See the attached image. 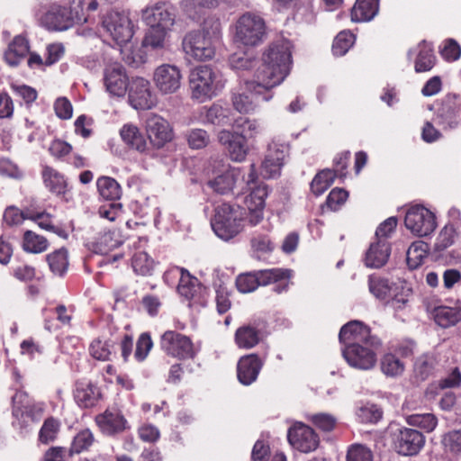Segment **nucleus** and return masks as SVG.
<instances>
[{
    "label": "nucleus",
    "instance_id": "nucleus-15",
    "mask_svg": "<svg viewBox=\"0 0 461 461\" xmlns=\"http://www.w3.org/2000/svg\"><path fill=\"white\" fill-rule=\"evenodd\" d=\"M457 99V95L447 94L442 99L439 107L437 109L434 121L438 125L441 126L443 130L455 129L461 122Z\"/></svg>",
    "mask_w": 461,
    "mask_h": 461
},
{
    "label": "nucleus",
    "instance_id": "nucleus-46",
    "mask_svg": "<svg viewBox=\"0 0 461 461\" xmlns=\"http://www.w3.org/2000/svg\"><path fill=\"white\" fill-rule=\"evenodd\" d=\"M168 32V31L160 28L149 27L145 34L142 44L145 47H150L152 50L163 49Z\"/></svg>",
    "mask_w": 461,
    "mask_h": 461
},
{
    "label": "nucleus",
    "instance_id": "nucleus-63",
    "mask_svg": "<svg viewBox=\"0 0 461 461\" xmlns=\"http://www.w3.org/2000/svg\"><path fill=\"white\" fill-rule=\"evenodd\" d=\"M461 385V372L458 367H453L444 377L438 380V388L453 389Z\"/></svg>",
    "mask_w": 461,
    "mask_h": 461
},
{
    "label": "nucleus",
    "instance_id": "nucleus-30",
    "mask_svg": "<svg viewBox=\"0 0 461 461\" xmlns=\"http://www.w3.org/2000/svg\"><path fill=\"white\" fill-rule=\"evenodd\" d=\"M424 442L423 434H400L395 447L401 455L412 456L420 450Z\"/></svg>",
    "mask_w": 461,
    "mask_h": 461
},
{
    "label": "nucleus",
    "instance_id": "nucleus-9",
    "mask_svg": "<svg viewBox=\"0 0 461 461\" xmlns=\"http://www.w3.org/2000/svg\"><path fill=\"white\" fill-rule=\"evenodd\" d=\"M404 224L408 230L419 237L429 235L437 226L434 213L423 205L410 207L405 214Z\"/></svg>",
    "mask_w": 461,
    "mask_h": 461
},
{
    "label": "nucleus",
    "instance_id": "nucleus-55",
    "mask_svg": "<svg viewBox=\"0 0 461 461\" xmlns=\"http://www.w3.org/2000/svg\"><path fill=\"white\" fill-rule=\"evenodd\" d=\"M34 399L31 397L26 392L18 390L12 397V413L13 416L20 420V415L23 411L33 402Z\"/></svg>",
    "mask_w": 461,
    "mask_h": 461
},
{
    "label": "nucleus",
    "instance_id": "nucleus-54",
    "mask_svg": "<svg viewBox=\"0 0 461 461\" xmlns=\"http://www.w3.org/2000/svg\"><path fill=\"white\" fill-rule=\"evenodd\" d=\"M229 112L222 106L213 104L209 107L204 114V120L214 125H226L229 123Z\"/></svg>",
    "mask_w": 461,
    "mask_h": 461
},
{
    "label": "nucleus",
    "instance_id": "nucleus-2",
    "mask_svg": "<svg viewBox=\"0 0 461 461\" xmlns=\"http://www.w3.org/2000/svg\"><path fill=\"white\" fill-rule=\"evenodd\" d=\"M339 339L346 345L342 355L350 366L362 370L375 366V351L382 342L377 336L372 334L368 326L359 321H351L342 326Z\"/></svg>",
    "mask_w": 461,
    "mask_h": 461
},
{
    "label": "nucleus",
    "instance_id": "nucleus-13",
    "mask_svg": "<svg viewBox=\"0 0 461 461\" xmlns=\"http://www.w3.org/2000/svg\"><path fill=\"white\" fill-rule=\"evenodd\" d=\"M131 104L137 110H148L155 106L157 99L150 88V83L143 77H134L128 89Z\"/></svg>",
    "mask_w": 461,
    "mask_h": 461
},
{
    "label": "nucleus",
    "instance_id": "nucleus-57",
    "mask_svg": "<svg viewBox=\"0 0 461 461\" xmlns=\"http://www.w3.org/2000/svg\"><path fill=\"white\" fill-rule=\"evenodd\" d=\"M185 139L191 149H203L206 147L210 141L209 135L203 129H192L186 131Z\"/></svg>",
    "mask_w": 461,
    "mask_h": 461
},
{
    "label": "nucleus",
    "instance_id": "nucleus-6",
    "mask_svg": "<svg viewBox=\"0 0 461 461\" xmlns=\"http://www.w3.org/2000/svg\"><path fill=\"white\" fill-rule=\"evenodd\" d=\"M266 36L264 19L253 13H245L235 23L234 41L245 46H257Z\"/></svg>",
    "mask_w": 461,
    "mask_h": 461
},
{
    "label": "nucleus",
    "instance_id": "nucleus-33",
    "mask_svg": "<svg viewBox=\"0 0 461 461\" xmlns=\"http://www.w3.org/2000/svg\"><path fill=\"white\" fill-rule=\"evenodd\" d=\"M437 360L434 355L425 353L418 357L413 365L414 377L418 381H425L435 370Z\"/></svg>",
    "mask_w": 461,
    "mask_h": 461
},
{
    "label": "nucleus",
    "instance_id": "nucleus-32",
    "mask_svg": "<svg viewBox=\"0 0 461 461\" xmlns=\"http://www.w3.org/2000/svg\"><path fill=\"white\" fill-rule=\"evenodd\" d=\"M240 175L239 168H231L226 170L222 174L217 176L212 180L208 182V185L215 192L219 194H227L231 191L237 177Z\"/></svg>",
    "mask_w": 461,
    "mask_h": 461
},
{
    "label": "nucleus",
    "instance_id": "nucleus-45",
    "mask_svg": "<svg viewBox=\"0 0 461 461\" xmlns=\"http://www.w3.org/2000/svg\"><path fill=\"white\" fill-rule=\"evenodd\" d=\"M335 174L333 170L324 169L319 172L311 183V190L316 195H321L333 183Z\"/></svg>",
    "mask_w": 461,
    "mask_h": 461
},
{
    "label": "nucleus",
    "instance_id": "nucleus-36",
    "mask_svg": "<svg viewBox=\"0 0 461 461\" xmlns=\"http://www.w3.org/2000/svg\"><path fill=\"white\" fill-rule=\"evenodd\" d=\"M96 187L99 194L106 200L115 201L122 196V187L113 177L100 176L96 180Z\"/></svg>",
    "mask_w": 461,
    "mask_h": 461
},
{
    "label": "nucleus",
    "instance_id": "nucleus-48",
    "mask_svg": "<svg viewBox=\"0 0 461 461\" xmlns=\"http://www.w3.org/2000/svg\"><path fill=\"white\" fill-rule=\"evenodd\" d=\"M356 414L362 423H376L381 420L383 411L377 405L367 402L359 406Z\"/></svg>",
    "mask_w": 461,
    "mask_h": 461
},
{
    "label": "nucleus",
    "instance_id": "nucleus-58",
    "mask_svg": "<svg viewBox=\"0 0 461 461\" xmlns=\"http://www.w3.org/2000/svg\"><path fill=\"white\" fill-rule=\"evenodd\" d=\"M29 212H23L14 205H10L4 212L3 221L8 227L18 226L24 220H28Z\"/></svg>",
    "mask_w": 461,
    "mask_h": 461
},
{
    "label": "nucleus",
    "instance_id": "nucleus-24",
    "mask_svg": "<svg viewBox=\"0 0 461 461\" xmlns=\"http://www.w3.org/2000/svg\"><path fill=\"white\" fill-rule=\"evenodd\" d=\"M41 178L45 187L53 194L65 195L68 191L66 176L50 166H43Z\"/></svg>",
    "mask_w": 461,
    "mask_h": 461
},
{
    "label": "nucleus",
    "instance_id": "nucleus-51",
    "mask_svg": "<svg viewBox=\"0 0 461 461\" xmlns=\"http://www.w3.org/2000/svg\"><path fill=\"white\" fill-rule=\"evenodd\" d=\"M368 288L370 293L376 298L384 300L387 297L390 292V285L387 279L382 278L375 275H371L368 277Z\"/></svg>",
    "mask_w": 461,
    "mask_h": 461
},
{
    "label": "nucleus",
    "instance_id": "nucleus-29",
    "mask_svg": "<svg viewBox=\"0 0 461 461\" xmlns=\"http://www.w3.org/2000/svg\"><path fill=\"white\" fill-rule=\"evenodd\" d=\"M379 0H357L351 10L353 22H369L378 13Z\"/></svg>",
    "mask_w": 461,
    "mask_h": 461
},
{
    "label": "nucleus",
    "instance_id": "nucleus-50",
    "mask_svg": "<svg viewBox=\"0 0 461 461\" xmlns=\"http://www.w3.org/2000/svg\"><path fill=\"white\" fill-rule=\"evenodd\" d=\"M86 0H70L67 6L73 24L90 23V16L85 12Z\"/></svg>",
    "mask_w": 461,
    "mask_h": 461
},
{
    "label": "nucleus",
    "instance_id": "nucleus-4",
    "mask_svg": "<svg viewBox=\"0 0 461 461\" xmlns=\"http://www.w3.org/2000/svg\"><path fill=\"white\" fill-rule=\"evenodd\" d=\"M221 73L208 65H200L190 71L189 88L193 99L203 103L216 96L224 87Z\"/></svg>",
    "mask_w": 461,
    "mask_h": 461
},
{
    "label": "nucleus",
    "instance_id": "nucleus-64",
    "mask_svg": "<svg viewBox=\"0 0 461 461\" xmlns=\"http://www.w3.org/2000/svg\"><path fill=\"white\" fill-rule=\"evenodd\" d=\"M347 461H373V455L364 446L353 445L348 451Z\"/></svg>",
    "mask_w": 461,
    "mask_h": 461
},
{
    "label": "nucleus",
    "instance_id": "nucleus-25",
    "mask_svg": "<svg viewBox=\"0 0 461 461\" xmlns=\"http://www.w3.org/2000/svg\"><path fill=\"white\" fill-rule=\"evenodd\" d=\"M30 45L28 40L22 36H15L9 43L4 53L5 61L10 67H17L29 54Z\"/></svg>",
    "mask_w": 461,
    "mask_h": 461
},
{
    "label": "nucleus",
    "instance_id": "nucleus-40",
    "mask_svg": "<svg viewBox=\"0 0 461 461\" xmlns=\"http://www.w3.org/2000/svg\"><path fill=\"white\" fill-rule=\"evenodd\" d=\"M259 285H268L278 281L290 279L292 271L284 268H270L255 271Z\"/></svg>",
    "mask_w": 461,
    "mask_h": 461
},
{
    "label": "nucleus",
    "instance_id": "nucleus-35",
    "mask_svg": "<svg viewBox=\"0 0 461 461\" xmlns=\"http://www.w3.org/2000/svg\"><path fill=\"white\" fill-rule=\"evenodd\" d=\"M287 439L293 447L303 453L314 451L320 445L319 434H287Z\"/></svg>",
    "mask_w": 461,
    "mask_h": 461
},
{
    "label": "nucleus",
    "instance_id": "nucleus-21",
    "mask_svg": "<svg viewBox=\"0 0 461 461\" xmlns=\"http://www.w3.org/2000/svg\"><path fill=\"white\" fill-rule=\"evenodd\" d=\"M262 366L263 362L256 354L241 357L237 365L238 380L244 385H250L257 380Z\"/></svg>",
    "mask_w": 461,
    "mask_h": 461
},
{
    "label": "nucleus",
    "instance_id": "nucleus-60",
    "mask_svg": "<svg viewBox=\"0 0 461 461\" xmlns=\"http://www.w3.org/2000/svg\"><path fill=\"white\" fill-rule=\"evenodd\" d=\"M269 50V48L267 49ZM268 50H267L264 54H266ZM265 55H263L264 57ZM264 63V58L262 59V62L259 63L258 60L255 59H249L246 55L238 56L233 55L230 59V65L232 68L237 70H252L254 68L258 69ZM257 70H255L256 72Z\"/></svg>",
    "mask_w": 461,
    "mask_h": 461
},
{
    "label": "nucleus",
    "instance_id": "nucleus-41",
    "mask_svg": "<svg viewBox=\"0 0 461 461\" xmlns=\"http://www.w3.org/2000/svg\"><path fill=\"white\" fill-rule=\"evenodd\" d=\"M428 256V244L423 241L413 242L407 250L406 260L410 268L420 267Z\"/></svg>",
    "mask_w": 461,
    "mask_h": 461
},
{
    "label": "nucleus",
    "instance_id": "nucleus-26",
    "mask_svg": "<svg viewBox=\"0 0 461 461\" xmlns=\"http://www.w3.org/2000/svg\"><path fill=\"white\" fill-rule=\"evenodd\" d=\"M390 256V244L385 240H376L370 245L366 254L365 262L366 267L379 268L388 260Z\"/></svg>",
    "mask_w": 461,
    "mask_h": 461
},
{
    "label": "nucleus",
    "instance_id": "nucleus-61",
    "mask_svg": "<svg viewBox=\"0 0 461 461\" xmlns=\"http://www.w3.org/2000/svg\"><path fill=\"white\" fill-rule=\"evenodd\" d=\"M251 247L254 252L263 255L271 253L275 249V245L271 239L267 235L262 233H257L252 237Z\"/></svg>",
    "mask_w": 461,
    "mask_h": 461
},
{
    "label": "nucleus",
    "instance_id": "nucleus-17",
    "mask_svg": "<svg viewBox=\"0 0 461 461\" xmlns=\"http://www.w3.org/2000/svg\"><path fill=\"white\" fill-rule=\"evenodd\" d=\"M218 141L229 153L233 161L245 160L248 154L247 140L244 136L229 130H221L218 133Z\"/></svg>",
    "mask_w": 461,
    "mask_h": 461
},
{
    "label": "nucleus",
    "instance_id": "nucleus-19",
    "mask_svg": "<svg viewBox=\"0 0 461 461\" xmlns=\"http://www.w3.org/2000/svg\"><path fill=\"white\" fill-rule=\"evenodd\" d=\"M258 179L255 165H250V171L247 177V185L251 190L249 194L245 197L244 203L246 210L264 209L265 199L267 196V185L260 183L256 185Z\"/></svg>",
    "mask_w": 461,
    "mask_h": 461
},
{
    "label": "nucleus",
    "instance_id": "nucleus-56",
    "mask_svg": "<svg viewBox=\"0 0 461 461\" xmlns=\"http://www.w3.org/2000/svg\"><path fill=\"white\" fill-rule=\"evenodd\" d=\"M354 43V35L349 32H339L332 44V52L335 56L345 55Z\"/></svg>",
    "mask_w": 461,
    "mask_h": 461
},
{
    "label": "nucleus",
    "instance_id": "nucleus-43",
    "mask_svg": "<svg viewBox=\"0 0 461 461\" xmlns=\"http://www.w3.org/2000/svg\"><path fill=\"white\" fill-rule=\"evenodd\" d=\"M234 131L232 132H238L247 138L255 137L260 131L259 122L257 120H251L248 117L239 116L232 123Z\"/></svg>",
    "mask_w": 461,
    "mask_h": 461
},
{
    "label": "nucleus",
    "instance_id": "nucleus-8",
    "mask_svg": "<svg viewBox=\"0 0 461 461\" xmlns=\"http://www.w3.org/2000/svg\"><path fill=\"white\" fill-rule=\"evenodd\" d=\"M160 348L167 355L178 359H190L196 355L191 339L175 330H167L161 335Z\"/></svg>",
    "mask_w": 461,
    "mask_h": 461
},
{
    "label": "nucleus",
    "instance_id": "nucleus-62",
    "mask_svg": "<svg viewBox=\"0 0 461 461\" xmlns=\"http://www.w3.org/2000/svg\"><path fill=\"white\" fill-rule=\"evenodd\" d=\"M456 238V230L452 224L446 225L439 232L435 247L438 250H444L450 247Z\"/></svg>",
    "mask_w": 461,
    "mask_h": 461
},
{
    "label": "nucleus",
    "instance_id": "nucleus-28",
    "mask_svg": "<svg viewBox=\"0 0 461 461\" xmlns=\"http://www.w3.org/2000/svg\"><path fill=\"white\" fill-rule=\"evenodd\" d=\"M260 338V330L252 324L240 326L237 329L234 336L236 345L243 349H249L257 346Z\"/></svg>",
    "mask_w": 461,
    "mask_h": 461
},
{
    "label": "nucleus",
    "instance_id": "nucleus-1",
    "mask_svg": "<svg viewBox=\"0 0 461 461\" xmlns=\"http://www.w3.org/2000/svg\"><path fill=\"white\" fill-rule=\"evenodd\" d=\"M292 53L289 42L273 43L264 56V63L253 74L252 79H246L243 91L232 95V104L240 113L255 110L259 100L269 101L270 90L281 84L290 72Z\"/></svg>",
    "mask_w": 461,
    "mask_h": 461
},
{
    "label": "nucleus",
    "instance_id": "nucleus-12",
    "mask_svg": "<svg viewBox=\"0 0 461 461\" xmlns=\"http://www.w3.org/2000/svg\"><path fill=\"white\" fill-rule=\"evenodd\" d=\"M182 73L176 65L162 64L154 69L152 80L157 90L162 95L177 92L181 87Z\"/></svg>",
    "mask_w": 461,
    "mask_h": 461
},
{
    "label": "nucleus",
    "instance_id": "nucleus-37",
    "mask_svg": "<svg viewBox=\"0 0 461 461\" xmlns=\"http://www.w3.org/2000/svg\"><path fill=\"white\" fill-rule=\"evenodd\" d=\"M433 316L439 326L447 328L461 320V312L457 308L440 305L434 308Z\"/></svg>",
    "mask_w": 461,
    "mask_h": 461
},
{
    "label": "nucleus",
    "instance_id": "nucleus-38",
    "mask_svg": "<svg viewBox=\"0 0 461 461\" xmlns=\"http://www.w3.org/2000/svg\"><path fill=\"white\" fill-rule=\"evenodd\" d=\"M115 342L112 339L105 340L100 338L95 339L89 346V353L95 359L99 361H110Z\"/></svg>",
    "mask_w": 461,
    "mask_h": 461
},
{
    "label": "nucleus",
    "instance_id": "nucleus-53",
    "mask_svg": "<svg viewBox=\"0 0 461 461\" xmlns=\"http://www.w3.org/2000/svg\"><path fill=\"white\" fill-rule=\"evenodd\" d=\"M72 146L65 140L55 139L48 149L50 155L58 161H68V157L72 152Z\"/></svg>",
    "mask_w": 461,
    "mask_h": 461
},
{
    "label": "nucleus",
    "instance_id": "nucleus-31",
    "mask_svg": "<svg viewBox=\"0 0 461 461\" xmlns=\"http://www.w3.org/2000/svg\"><path fill=\"white\" fill-rule=\"evenodd\" d=\"M27 217L28 220L34 221L42 230L55 233L63 239L68 237L66 230L59 225L54 224L53 216L49 212L31 211Z\"/></svg>",
    "mask_w": 461,
    "mask_h": 461
},
{
    "label": "nucleus",
    "instance_id": "nucleus-11",
    "mask_svg": "<svg viewBox=\"0 0 461 461\" xmlns=\"http://www.w3.org/2000/svg\"><path fill=\"white\" fill-rule=\"evenodd\" d=\"M176 16L174 7L165 2L156 3L142 11V19L149 27L168 32H171L175 25Z\"/></svg>",
    "mask_w": 461,
    "mask_h": 461
},
{
    "label": "nucleus",
    "instance_id": "nucleus-22",
    "mask_svg": "<svg viewBox=\"0 0 461 461\" xmlns=\"http://www.w3.org/2000/svg\"><path fill=\"white\" fill-rule=\"evenodd\" d=\"M120 136L129 149L146 155L151 152L145 135L136 125L124 124L120 130Z\"/></svg>",
    "mask_w": 461,
    "mask_h": 461
},
{
    "label": "nucleus",
    "instance_id": "nucleus-16",
    "mask_svg": "<svg viewBox=\"0 0 461 461\" xmlns=\"http://www.w3.org/2000/svg\"><path fill=\"white\" fill-rule=\"evenodd\" d=\"M104 82L106 90L116 96H123L130 84L125 68L119 63L110 64L104 68Z\"/></svg>",
    "mask_w": 461,
    "mask_h": 461
},
{
    "label": "nucleus",
    "instance_id": "nucleus-27",
    "mask_svg": "<svg viewBox=\"0 0 461 461\" xmlns=\"http://www.w3.org/2000/svg\"><path fill=\"white\" fill-rule=\"evenodd\" d=\"M169 273L175 276H179L177 285L178 293L186 299H193L199 288L197 278L191 276L186 269L180 267H172Z\"/></svg>",
    "mask_w": 461,
    "mask_h": 461
},
{
    "label": "nucleus",
    "instance_id": "nucleus-23",
    "mask_svg": "<svg viewBox=\"0 0 461 461\" xmlns=\"http://www.w3.org/2000/svg\"><path fill=\"white\" fill-rule=\"evenodd\" d=\"M100 429L107 432H121L130 429V426L119 410L108 409L95 417Z\"/></svg>",
    "mask_w": 461,
    "mask_h": 461
},
{
    "label": "nucleus",
    "instance_id": "nucleus-3",
    "mask_svg": "<svg viewBox=\"0 0 461 461\" xmlns=\"http://www.w3.org/2000/svg\"><path fill=\"white\" fill-rule=\"evenodd\" d=\"M221 37V26L218 20L206 21L201 31L188 32L183 39L182 46L186 55L199 61L212 59L215 55L216 44Z\"/></svg>",
    "mask_w": 461,
    "mask_h": 461
},
{
    "label": "nucleus",
    "instance_id": "nucleus-52",
    "mask_svg": "<svg viewBox=\"0 0 461 461\" xmlns=\"http://www.w3.org/2000/svg\"><path fill=\"white\" fill-rule=\"evenodd\" d=\"M407 423L412 427L432 432L437 426V418L431 413L413 414L407 418Z\"/></svg>",
    "mask_w": 461,
    "mask_h": 461
},
{
    "label": "nucleus",
    "instance_id": "nucleus-49",
    "mask_svg": "<svg viewBox=\"0 0 461 461\" xmlns=\"http://www.w3.org/2000/svg\"><path fill=\"white\" fill-rule=\"evenodd\" d=\"M131 266L138 275H149L154 267V260L144 251L134 253L131 258Z\"/></svg>",
    "mask_w": 461,
    "mask_h": 461
},
{
    "label": "nucleus",
    "instance_id": "nucleus-47",
    "mask_svg": "<svg viewBox=\"0 0 461 461\" xmlns=\"http://www.w3.org/2000/svg\"><path fill=\"white\" fill-rule=\"evenodd\" d=\"M46 406L42 402H36L35 400L32 402L27 409H25L23 413L20 415V420H22V424L20 429H26L28 425L26 424V419L30 420L32 422L37 423L39 422L45 411Z\"/></svg>",
    "mask_w": 461,
    "mask_h": 461
},
{
    "label": "nucleus",
    "instance_id": "nucleus-39",
    "mask_svg": "<svg viewBox=\"0 0 461 461\" xmlns=\"http://www.w3.org/2000/svg\"><path fill=\"white\" fill-rule=\"evenodd\" d=\"M405 365L402 359L393 352L385 353L381 358V370L389 377L400 376L403 374Z\"/></svg>",
    "mask_w": 461,
    "mask_h": 461
},
{
    "label": "nucleus",
    "instance_id": "nucleus-20",
    "mask_svg": "<svg viewBox=\"0 0 461 461\" xmlns=\"http://www.w3.org/2000/svg\"><path fill=\"white\" fill-rule=\"evenodd\" d=\"M73 396L80 408L88 409L98 403L102 393L95 384L87 380H80L75 384Z\"/></svg>",
    "mask_w": 461,
    "mask_h": 461
},
{
    "label": "nucleus",
    "instance_id": "nucleus-7",
    "mask_svg": "<svg viewBox=\"0 0 461 461\" xmlns=\"http://www.w3.org/2000/svg\"><path fill=\"white\" fill-rule=\"evenodd\" d=\"M101 26L119 45L127 43L133 36L131 21L124 13L108 11L102 16Z\"/></svg>",
    "mask_w": 461,
    "mask_h": 461
},
{
    "label": "nucleus",
    "instance_id": "nucleus-5",
    "mask_svg": "<svg viewBox=\"0 0 461 461\" xmlns=\"http://www.w3.org/2000/svg\"><path fill=\"white\" fill-rule=\"evenodd\" d=\"M246 215L245 208L237 204L222 203L215 208L212 228L219 238L229 240L242 230Z\"/></svg>",
    "mask_w": 461,
    "mask_h": 461
},
{
    "label": "nucleus",
    "instance_id": "nucleus-59",
    "mask_svg": "<svg viewBox=\"0 0 461 461\" xmlns=\"http://www.w3.org/2000/svg\"><path fill=\"white\" fill-rule=\"evenodd\" d=\"M237 289L243 293H251L258 287V279L255 271L240 274L236 278Z\"/></svg>",
    "mask_w": 461,
    "mask_h": 461
},
{
    "label": "nucleus",
    "instance_id": "nucleus-18",
    "mask_svg": "<svg viewBox=\"0 0 461 461\" xmlns=\"http://www.w3.org/2000/svg\"><path fill=\"white\" fill-rule=\"evenodd\" d=\"M41 23L50 31H66L74 26L68 7L57 3L49 6Z\"/></svg>",
    "mask_w": 461,
    "mask_h": 461
},
{
    "label": "nucleus",
    "instance_id": "nucleus-44",
    "mask_svg": "<svg viewBox=\"0 0 461 461\" xmlns=\"http://www.w3.org/2000/svg\"><path fill=\"white\" fill-rule=\"evenodd\" d=\"M47 261L50 270L58 276H63L68 266V251L59 249L47 256Z\"/></svg>",
    "mask_w": 461,
    "mask_h": 461
},
{
    "label": "nucleus",
    "instance_id": "nucleus-34",
    "mask_svg": "<svg viewBox=\"0 0 461 461\" xmlns=\"http://www.w3.org/2000/svg\"><path fill=\"white\" fill-rule=\"evenodd\" d=\"M418 49L415 59V71L417 73L429 71L436 62V57L431 45L422 41L418 45Z\"/></svg>",
    "mask_w": 461,
    "mask_h": 461
},
{
    "label": "nucleus",
    "instance_id": "nucleus-10",
    "mask_svg": "<svg viewBox=\"0 0 461 461\" xmlns=\"http://www.w3.org/2000/svg\"><path fill=\"white\" fill-rule=\"evenodd\" d=\"M289 152V146L276 139L268 144L265 158L261 164V175L264 178H276L281 175L285 159Z\"/></svg>",
    "mask_w": 461,
    "mask_h": 461
},
{
    "label": "nucleus",
    "instance_id": "nucleus-42",
    "mask_svg": "<svg viewBox=\"0 0 461 461\" xmlns=\"http://www.w3.org/2000/svg\"><path fill=\"white\" fill-rule=\"evenodd\" d=\"M49 247L47 239L32 230H26L23 238V248L31 253H41Z\"/></svg>",
    "mask_w": 461,
    "mask_h": 461
},
{
    "label": "nucleus",
    "instance_id": "nucleus-14",
    "mask_svg": "<svg viewBox=\"0 0 461 461\" xmlns=\"http://www.w3.org/2000/svg\"><path fill=\"white\" fill-rule=\"evenodd\" d=\"M146 131L150 144L159 149L173 140V129L163 117L151 113L146 120Z\"/></svg>",
    "mask_w": 461,
    "mask_h": 461
}]
</instances>
